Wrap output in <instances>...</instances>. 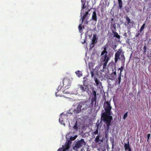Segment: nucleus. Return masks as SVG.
Wrapping results in <instances>:
<instances>
[{
    "label": "nucleus",
    "mask_w": 151,
    "mask_h": 151,
    "mask_svg": "<svg viewBox=\"0 0 151 151\" xmlns=\"http://www.w3.org/2000/svg\"><path fill=\"white\" fill-rule=\"evenodd\" d=\"M101 63L103 65V70H106L107 68V65L109 61L110 60V56L108 55V54H105L104 55H101Z\"/></svg>",
    "instance_id": "nucleus-1"
},
{
    "label": "nucleus",
    "mask_w": 151,
    "mask_h": 151,
    "mask_svg": "<svg viewBox=\"0 0 151 151\" xmlns=\"http://www.w3.org/2000/svg\"><path fill=\"white\" fill-rule=\"evenodd\" d=\"M111 115L106 114V113H103L101 115V120L105 123H111L113 118Z\"/></svg>",
    "instance_id": "nucleus-2"
},
{
    "label": "nucleus",
    "mask_w": 151,
    "mask_h": 151,
    "mask_svg": "<svg viewBox=\"0 0 151 151\" xmlns=\"http://www.w3.org/2000/svg\"><path fill=\"white\" fill-rule=\"evenodd\" d=\"M86 105V102H80L76 108L73 110L74 113L77 114L80 113L82 108V109H83V108L86 107L85 106Z\"/></svg>",
    "instance_id": "nucleus-3"
},
{
    "label": "nucleus",
    "mask_w": 151,
    "mask_h": 151,
    "mask_svg": "<svg viewBox=\"0 0 151 151\" xmlns=\"http://www.w3.org/2000/svg\"><path fill=\"white\" fill-rule=\"evenodd\" d=\"M104 107L105 111L104 113L106 114H111V110L112 107L110 103L108 101H106L104 102Z\"/></svg>",
    "instance_id": "nucleus-4"
},
{
    "label": "nucleus",
    "mask_w": 151,
    "mask_h": 151,
    "mask_svg": "<svg viewBox=\"0 0 151 151\" xmlns=\"http://www.w3.org/2000/svg\"><path fill=\"white\" fill-rule=\"evenodd\" d=\"M92 92L91 94L92 96V98L91 99V103L93 104L94 102L96 104V102L97 96L96 95H98L99 93H97L96 91L93 88L91 90Z\"/></svg>",
    "instance_id": "nucleus-5"
},
{
    "label": "nucleus",
    "mask_w": 151,
    "mask_h": 151,
    "mask_svg": "<svg viewBox=\"0 0 151 151\" xmlns=\"http://www.w3.org/2000/svg\"><path fill=\"white\" fill-rule=\"evenodd\" d=\"M86 143L83 139H81L80 141L77 142L73 147L74 150H77L78 148L81 147L83 145H85Z\"/></svg>",
    "instance_id": "nucleus-6"
},
{
    "label": "nucleus",
    "mask_w": 151,
    "mask_h": 151,
    "mask_svg": "<svg viewBox=\"0 0 151 151\" xmlns=\"http://www.w3.org/2000/svg\"><path fill=\"white\" fill-rule=\"evenodd\" d=\"M63 86L65 88H68V87L70 86L71 84V81L70 80L67 78H64L63 81Z\"/></svg>",
    "instance_id": "nucleus-7"
},
{
    "label": "nucleus",
    "mask_w": 151,
    "mask_h": 151,
    "mask_svg": "<svg viewBox=\"0 0 151 151\" xmlns=\"http://www.w3.org/2000/svg\"><path fill=\"white\" fill-rule=\"evenodd\" d=\"M123 52L122 50V49H120L115 53L114 58V62L115 63L117 62L118 59H120L119 57Z\"/></svg>",
    "instance_id": "nucleus-8"
},
{
    "label": "nucleus",
    "mask_w": 151,
    "mask_h": 151,
    "mask_svg": "<svg viewBox=\"0 0 151 151\" xmlns=\"http://www.w3.org/2000/svg\"><path fill=\"white\" fill-rule=\"evenodd\" d=\"M112 65H113V67L112 68V72L111 73L110 75L112 77V78H109L111 80H113V79L115 78V77L114 76H116V66L115 64H114V63H111Z\"/></svg>",
    "instance_id": "nucleus-9"
},
{
    "label": "nucleus",
    "mask_w": 151,
    "mask_h": 151,
    "mask_svg": "<svg viewBox=\"0 0 151 151\" xmlns=\"http://www.w3.org/2000/svg\"><path fill=\"white\" fill-rule=\"evenodd\" d=\"M97 40L98 38L97 37L96 35V34H93L91 43V44L92 45H91V48L93 47L94 45L97 42Z\"/></svg>",
    "instance_id": "nucleus-10"
},
{
    "label": "nucleus",
    "mask_w": 151,
    "mask_h": 151,
    "mask_svg": "<svg viewBox=\"0 0 151 151\" xmlns=\"http://www.w3.org/2000/svg\"><path fill=\"white\" fill-rule=\"evenodd\" d=\"M79 86L80 89L82 90V92H88L89 91V88L87 85H79Z\"/></svg>",
    "instance_id": "nucleus-11"
},
{
    "label": "nucleus",
    "mask_w": 151,
    "mask_h": 151,
    "mask_svg": "<svg viewBox=\"0 0 151 151\" xmlns=\"http://www.w3.org/2000/svg\"><path fill=\"white\" fill-rule=\"evenodd\" d=\"M124 146L125 151L128 150V151H132V149L130 147L129 141L127 143H125L124 144Z\"/></svg>",
    "instance_id": "nucleus-12"
},
{
    "label": "nucleus",
    "mask_w": 151,
    "mask_h": 151,
    "mask_svg": "<svg viewBox=\"0 0 151 151\" xmlns=\"http://www.w3.org/2000/svg\"><path fill=\"white\" fill-rule=\"evenodd\" d=\"M94 79L96 86L98 87V88H101V87L102 88V83L100 82L99 80H98L96 77L94 78Z\"/></svg>",
    "instance_id": "nucleus-13"
},
{
    "label": "nucleus",
    "mask_w": 151,
    "mask_h": 151,
    "mask_svg": "<svg viewBox=\"0 0 151 151\" xmlns=\"http://www.w3.org/2000/svg\"><path fill=\"white\" fill-rule=\"evenodd\" d=\"M116 26L115 22H111L110 28L111 29L112 31H116Z\"/></svg>",
    "instance_id": "nucleus-14"
},
{
    "label": "nucleus",
    "mask_w": 151,
    "mask_h": 151,
    "mask_svg": "<svg viewBox=\"0 0 151 151\" xmlns=\"http://www.w3.org/2000/svg\"><path fill=\"white\" fill-rule=\"evenodd\" d=\"M100 135H97L96 137L94 140V141L96 143H99V144H100L101 142H103V139H100Z\"/></svg>",
    "instance_id": "nucleus-15"
},
{
    "label": "nucleus",
    "mask_w": 151,
    "mask_h": 151,
    "mask_svg": "<svg viewBox=\"0 0 151 151\" xmlns=\"http://www.w3.org/2000/svg\"><path fill=\"white\" fill-rule=\"evenodd\" d=\"M92 19L93 20L96 22L97 21V15L95 11H94L93 12L92 16Z\"/></svg>",
    "instance_id": "nucleus-16"
},
{
    "label": "nucleus",
    "mask_w": 151,
    "mask_h": 151,
    "mask_svg": "<svg viewBox=\"0 0 151 151\" xmlns=\"http://www.w3.org/2000/svg\"><path fill=\"white\" fill-rule=\"evenodd\" d=\"M71 143V142L70 140H68L65 143V146H64V147L65 148V150H68L69 148L70 145Z\"/></svg>",
    "instance_id": "nucleus-17"
},
{
    "label": "nucleus",
    "mask_w": 151,
    "mask_h": 151,
    "mask_svg": "<svg viewBox=\"0 0 151 151\" xmlns=\"http://www.w3.org/2000/svg\"><path fill=\"white\" fill-rule=\"evenodd\" d=\"M112 32L114 34V37H115L118 39H120V36L117 32H116V31H113Z\"/></svg>",
    "instance_id": "nucleus-18"
},
{
    "label": "nucleus",
    "mask_w": 151,
    "mask_h": 151,
    "mask_svg": "<svg viewBox=\"0 0 151 151\" xmlns=\"http://www.w3.org/2000/svg\"><path fill=\"white\" fill-rule=\"evenodd\" d=\"M79 31V32L82 33V30L84 29V27L83 26H82V24H80L78 27Z\"/></svg>",
    "instance_id": "nucleus-19"
},
{
    "label": "nucleus",
    "mask_w": 151,
    "mask_h": 151,
    "mask_svg": "<svg viewBox=\"0 0 151 151\" xmlns=\"http://www.w3.org/2000/svg\"><path fill=\"white\" fill-rule=\"evenodd\" d=\"M86 0H81V2H82V7L81 9H85L86 7V6H85V4L86 3Z\"/></svg>",
    "instance_id": "nucleus-20"
},
{
    "label": "nucleus",
    "mask_w": 151,
    "mask_h": 151,
    "mask_svg": "<svg viewBox=\"0 0 151 151\" xmlns=\"http://www.w3.org/2000/svg\"><path fill=\"white\" fill-rule=\"evenodd\" d=\"M88 14V12H85V14L83 16V17L82 18V23L83 22L84 19L86 18V16Z\"/></svg>",
    "instance_id": "nucleus-21"
},
{
    "label": "nucleus",
    "mask_w": 151,
    "mask_h": 151,
    "mask_svg": "<svg viewBox=\"0 0 151 151\" xmlns=\"http://www.w3.org/2000/svg\"><path fill=\"white\" fill-rule=\"evenodd\" d=\"M104 50L101 52V55H103L104 54H108V52L107 51V47H104Z\"/></svg>",
    "instance_id": "nucleus-22"
},
{
    "label": "nucleus",
    "mask_w": 151,
    "mask_h": 151,
    "mask_svg": "<svg viewBox=\"0 0 151 151\" xmlns=\"http://www.w3.org/2000/svg\"><path fill=\"white\" fill-rule=\"evenodd\" d=\"M75 73L78 77H80L82 76V72L79 70H77L75 72Z\"/></svg>",
    "instance_id": "nucleus-23"
},
{
    "label": "nucleus",
    "mask_w": 151,
    "mask_h": 151,
    "mask_svg": "<svg viewBox=\"0 0 151 151\" xmlns=\"http://www.w3.org/2000/svg\"><path fill=\"white\" fill-rule=\"evenodd\" d=\"M119 8L121 9L122 7V0H118Z\"/></svg>",
    "instance_id": "nucleus-24"
},
{
    "label": "nucleus",
    "mask_w": 151,
    "mask_h": 151,
    "mask_svg": "<svg viewBox=\"0 0 151 151\" xmlns=\"http://www.w3.org/2000/svg\"><path fill=\"white\" fill-rule=\"evenodd\" d=\"M124 52H123V53L121 54V57L120 58V59H121V60L122 61H124L125 60V57L124 54Z\"/></svg>",
    "instance_id": "nucleus-25"
},
{
    "label": "nucleus",
    "mask_w": 151,
    "mask_h": 151,
    "mask_svg": "<svg viewBox=\"0 0 151 151\" xmlns=\"http://www.w3.org/2000/svg\"><path fill=\"white\" fill-rule=\"evenodd\" d=\"M121 73H120L118 74V83L119 85L120 84L121 81Z\"/></svg>",
    "instance_id": "nucleus-26"
},
{
    "label": "nucleus",
    "mask_w": 151,
    "mask_h": 151,
    "mask_svg": "<svg viewBox=\"0 0 151 151\" xmlns=\"http://www.w3.org/2000/svg\"><path fill=\"white\" fill-rule=\"evenodd\" d=\"M93 65L92 63H89V69L90 70H93Z\"/></svg>",
    "instance_id": "nucleus-27"
},
{
    "label": "nucleus",
    "mask_w": 151,
    "mask_h": 151,
    "mask_svg": "<svg viewBox=\"0 0 151 151\" xmlns=\"http://www.w3.org/2000/svg\"><path fill=\"white\" fill-rule=\"evenodd\" d=\"M126 20L127 22V23L126 24L127 25H129V23H131L130 19L129 18L128 16L126 17Z\"/></svg>",
    "instance_id": "nucleus-28"
},
{
    "label": "nucleus",
    "mask_w": 151,
    "mask_h": 151,
    "mask_svg": "<svg viewBox=\"0 0 151 151\" xmlns=\"http://www.w3.org/2000/svg\"><path fill=\"white\" fill-rule=\"evenodd\" d=\"M62 148H59L57 151H66L68 150H65V148L64 147V146H63Z\"/></svg>",
    "instance_id": "nucleus-29"
},
{
    "label": "nucleus",
    "mask_w": 151,
    "mask_h": 151,
    "mask_svg": "<svg viewBox=\"0 0 151 151\" xmlns=\"http://www.w3.org/2000/svg\"><path fill=\"white\" fill-rule=\"evenodd\" d=\"M145 23H144L143 25L141 26L140 30H139L138 32H141L144 29L145 27Z\"/></svg>",
    "instance_id": "nucleus-30"
},
{
    "label": "nucleus",
    "mask_w": 151,
    "mask_h": 151,
    "mask_svg": "<svg viewBox=\"0 0 151 151\" xmlns=\"http://www.w3.org/2000/svg\"><path fill=\"white\" fill-rule=\"evenodd\" d=\"M106 125V129L108 130L109 129V126L111 125V123H105Z\"/></svg>",
    "instance_id": "nucleus-31"
},
{
    "label": "nucleus",
    "mask_w": 151,
    "mask_h": 151,
    "mask_svg": "<svg viewBox=\"0 0 151 151\" xmlns=\"http://www.w3.org/2000/svg\"><path fill=\"white\" fill-rule=\"evenodd\" d=\"M143 49L144 50V51H143V53L145 54H146V49H147V47L145 45L144 46Z\"/></svg>",
    "instance_id": "nucleus-32"
},
{
    "label": "nucleus",
    "mask_w": 151,
    "mask_h": 151,
    "mask_svg": "<svg viewBox=\"0 0 151 151\" xmlns=\"http://www.w3.org/2000/svg\"><path fill=\"white\" fill-rule=\"evenodd\" d=\"M73 128L77 130L78 129V127H77V123L76 122V123H75V125L73 127Z\"/></svg>",
    "instance_id": "nucleus-33"
},
{
    "label": "nucleus",
    "mask_w": 151,
    "mask_h": 151,
    "mask_svg": "<svg viewBox=\"0 0 151 151\" xmlns=\"http://www.w3.org/2000/svg\"><path fill=\"white\" fill-rule=\"evenodd\" d=\"M128 115V112H126L125 113L124 115V116L123 117V119H125L127 117Z\"/></svg>",
    "instance_id": "nucleus-34"
},
{
    "label": "nucleus",
    "mask_w": 151,
    "mask_h": 151,
    "mask_svg": "<svg viewBox=\"0 0 151 151\" xmlns=\"http://www.w3.org/2000/svg\"><path fill=\"white\" fill-rule=\"evenodd\" d=\"M99 131L98 129V128H97V129H96L95 131H94L93 133L95 135L97 134H98Z\"/></svg>",
    "instance_id": "nucleus-35"
},
{
    "label": "nucleus",
    "mask_w": 151,
    "mask_h": 151,
    "mask_svg": "<svg viewBox=\"0 0 151 151\" xmlns=\"http://www.w3.org/2000/svg\"><path fill=\"white\" fill-rule=\"evenodd\" d=\"M124 68V67L122 66L121 68H119L118 70H120V73H121V74L122 72L123 71V69Z\"/></svg>",
    "instance_id": "nucleus-36"
},
{
    "label": "nucleus",
    "mask_w": 151,
    "mask_h": 151,
    "mask_svg": "<svg viewBox=\"0 0 151 151\" xmlns=\"http://www.w3.org/2000/svg\"><path fill=\"white\" fill-rule=\"evenodd\" d=\"M93 70H91V76L92 77H93L94 75H95V74L94 73V72H93Z\"/></svg>",
    "instance_id": "nucleus-37"
},
{
    "label": "nucleus",
    "mask_w": 151,
    "mask_h": 151,
    "mask_svg": "<svg viewBox=\"0 0 151 151\" xmlns=\"http://www.w3.org/2000/svg\"><path fill=\"white\" fill-rule=\"evenodd\" d=\"M59 122L62 124H63V122L62 120V118H60L59 119Z\"/></svg>",
    "instance_id": "nucleus-38"
},
{
    "label": "nucleus",
    "mask_w": 151,
    "mask_h": 151,
    "mask_svg": "<svg viewBox=\"0 0 151 151\" xmlns=\"http://www.w3.org/2000/svg\"><path fill=\"white\" fill-rule=\"evenodd\" d=\"M141 32H138V33H137L136 35V37H138L139 35H140V33H141Z\"/></svg>",
    "instance_id": "nucleus-39"
},
{
    "label": "nucleus",
    "mask_w": 151,
    "mask_h": 151,
    "mask_svg": "<svg viewBox=\"0 0 151 151\" xmlns=\"http://www.w3.org/2000/svg\"><path fill=\"white\" fill-rule=\"evenodd\" d=\"M150 134H148L147 135V141H148V140L149 139V138H150Z\"/></svg>",
    "instance_id": "nucleus-40"
},
{
    "label": "nucleus",
    "mask_w": 151,
    "mask_h": 151,
    "mask_svg": "<svg viewBox=\"0 0 151 151\" xmlns=\"http://www.w3.org/2000/svg\"><path fill=\"white\" fill-rule=\"evenodd\" d=\"M112 144V149H113L114 148V141H113L111 142Z\"/></svg>",
    "instance_id": "nucleus-41"
},
{
    "label": "nucleus",
    "mask_w": 151,
    "mask_h": 151,
    "mask_svg": "<svg viewBox=\"0 0 151 151\" xmlns=\"http://www.w3.org/2000/svg\"><path fill=\"white\" fill-rule=\"evenodd\" d=\"M58 92H55V95L56 96H61L58 93Z\"/></svg>",
    "instance_id": "nucleus-42"
},
{
    "label": "nucleus",
    "mask_w": 151,
    "mask_h": 151,
    "mask_svg": "<svg viewBox=\"0 0 151 151\" xmlns=\"http://www.w3.org/2000/svg\"><path fill=\"white\" fill-rule=\"evenodd\" d=\"M61 87H62V86H61V85H60H60L59 86H58V90L59 88H60V89H61Z\"/></svg>",
    "instance_id": "nucleus-43"
},
{
    "label": "nucleus",
    "mask_w": 151,
    "mask_h": 151,
    "mask_svg": "<svg viewBox=\"0 0 151 151\" xmlns=\"http://www.w3.org/2000/svg\"><path fill=\"white\" fill-rule=\"evenodd\" d=\"M85 24H88V22L87 20H86Z\"/></svg>",
    "instance_id": "nucleus-44"
},
{
    "label": "nucleus",
    "mask_w": 151,
    "mask_h": 151,
    "mask_svg": "<svg viewBox=\"0 0 151 151\" xmlns=\"http://www.w3.org/2000/svg\"><path fill=\"white\" fill-rule=\"evenodd\" d=\"M114 20V19L113 18H111V22H113V21Z\"/></svg>",
    "instance_id": "nucleus-45"
},
{
    "label": "nucleus",
    "mask_w": 151,
    "mask_h": 151,
    "mask_svg": "<svg viewBox=\"0 0 151 151\" xmlns=\"http://www.w3.org/2000/svg\"><path fill=\"white\" fill-rule=\"evenodd\" d=\"M77 137V136H76L75 137H73V139H72V140H74V139L76 138V137Z\"/></svg>",
    "instance_id": "nucleus-46"
},
{
    "label": "nucleus",
    "mask_w": 151,
    "mask_h": 151,
    "mask_svg": "<svg viewBox=\"0 0 151 151\" xmlns=\"http://www.w3.org/2000/svg\"><path fill=\"white\" fill-rule=\"evenodd\" d=\"M86 42V41L84 40L83 42L82 43L83 44L84 43H85Z\"/></svg>",
    "instance_id": "nucleus-47"
},
{
    "label": "nucleus",
    "mask_w": 151,
    "mask_h": 151,
    "mask_svg": "<svg viewBox=\"0 0 151 151\" xmlns=\"http://www.w3.org/2000/svg\"><path fill=\"white\" fill-rule=\"evenodd\" d=\"M107 134H106V135H105L106 137H107Z\"/></svg>",
    "instance_id": "nucleus-48"
}]
</instances>
